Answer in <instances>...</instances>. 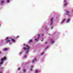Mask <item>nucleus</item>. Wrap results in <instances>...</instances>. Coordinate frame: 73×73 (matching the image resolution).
<instances>
[{
  "label": "nucleus",
  "mask_w": 73,
  "mask_h": 73,
  "mask_svg": "<svg viewBox=\"0 0 73 73\" xmlns=\"http://www.w3.org/2000/svg\"><path fill=\"white\" fill-rule=\"evenodd\" d=\"M7 59V58H6V57L5 56H4L3 58H2L1 59V62H0V67L1 66V65L3 64V63H4V60H5Z\"/></svg>",
  "instance_id": "1"
},
{
  "label": "nucleus",
  "mask_w": 73,
  "mask_h": 73,
  "mask_svg": "<svg viewBox=\"0 0 73 73\" xmlns=\"http://www.w3.org/2000/svg\"><path fill=\"white\" fill-rule=\"evenodd\" d=\"M30 48V46H29L28 45H26V48L24 47L23 48V49L24 50H25V49H26L27 50H29V49Z\"/></svg>",
  "instance_id": "2"
},
{
  "label": "nucleus",
  "mask_w": 73,
  "mask_h": 73,
  "mask_svg": "<svg viewBox=\"0 0 73 73\" xmlns=\"http://www.w3.org/2000/svg\"><path fill=\"white\" fill-rule=\"evenodd\" d=\"M38 37L37 38H36V39H35V41H38V39H39V38L40 37L39 34H38Z\"/></svg>",
  "instance_id": "3"
},
{
  "label": "nucleus",
  "mask_w": 73,
  "mask_h": 73,
  "mask_svg": "<svg viewBox=\"0 0 73 73\" xmlns=\"http://www.w3.org/2000/svg\"><path fill=\"white\" fill-rule=\"evenodd\" d=\"M53 18H51L50 21L51 22V25H52V23H53Z\"/></svg>",
  "instance_id": "4"
},
{
  "label": "nucleus",
  "mask_w": 73,
  "mask_h": 73,
  "mask_svg": "<svg viewBox=\"0 0 73 73\" xmlns=\"http://www.w3.org/2000/svg\"><path fill=\"white\" fill-rule=\"evenodd\" d=\"M66 12L67 13V14L68 15V16H70V15H69V12L68 11H66Z\"/></svg>",
  "instance_id": "5"
},
{
  "label": "nucleus",
  "mask_w": 73,
  "mask_h": 73,
  "mask_svg": "<svg viewBox=\"0 0 73 73\" xmlns=\"http://www.w3.org/2000/svg\"><path fill=\"white\" fill-rule=\"evenodd\" d=\"M65 20H66V19H64V20L61 22V24H62L63 22H64L65 21Z\"/></svg>",
  "instance_id": "6"
},
{
  "label": "nucleus",
  "mask_w": 73,
  "mask_h": 73,
  "mask_svg": "<svg viewBox=\"0 0 73 73\" xmlns=\"http://www.w3.org/2000/svg\"><path fill=\"white\" fill-rule=\"evenodd\" d=\"M23 73H27V72H26V70H25V69H23Z\"/></svg>",
  "instance_id": "7"
},
{
  "label": "nucleus",
  "mask_w": 73,
  "mask_h": 73,
  "mask_svg": "<svg viewBox=\"0 0 73 73\" xmlns=\"http://www.w3.org/2000/svg\"><path fill=\"white\" fill-rule=\"evenodd\" d=\"M4 50L5 51L6 50H8V48H4Z\"/></svg>",
  "instance_id": "8"
},
{
  "label": "nucleus",
  "mask_w": 73,
  "mask_h": 73,
  "mask_svg": "<svg viewBox=\"0 0 73 73\" xmlns=\"http://www.w3.org/2000/svg\"><path fill=\"white\" fill-rule=\"evenodd\" d=\"M11 41L13 42H15V40L14 39H11Z\"/></svg>",
  "instance_id": "9"
},
{
  "label": "nucleus",
  "mask_w": 73,
  "mask_h": 73,
  "mask_svg": "<svg viewBox=\"0 0 73 73\" xmlns=\"http://www.w3.org/2000/svg\"><path fill=\"white\" fill-rule=\"evenodd\" d=\"M33 66H31V68H30L31 70H32V68H33Z\"/></svg>",
  "instance_id": "10"
},
{
  "label": "nucleus",
  "mask_w": 73,
  "mask_h": 73,
  "mask_svg": "<svg viewBox=\"0 0 73 73\" xmlns=\"http://www.w3.org/2000/svg\"><path fill=\"white\" fill-rule=\"evenodd\" d=\"M4 3V1L2 0L1 1V4H3Z\"/></svg>",
  "instance_id": "11"
},
{
  "label": "nucleus",
  "mask_w": 73,
  "mask_h": 73,
  "mask_svg": "<svg viewBox=\"0 0 73 73\" xmlns=\"http://www.w3.org/2000/svg\"><path fill=\"white\" fill-rule=\"evenodd\" d=\"M29 42H30V43H31V42H32V40L30 39V40H29Z\"/></svg>",
  "instance_id": "12"
},
{
  "label": "nucleus",
  "mask_w": 73,
  "mask_h": 73,
  "mask_svg": "<svg viewBox=\"0 0 73 73\" xmlns=\"http://www.w3.org/2000/svg\"><path fill=\"white\" fill-rule=\"evenodd\" d=\"M29 50H27V52H25V54H27V53H29Z\"/></svg>",
  "instance_id": "13"
},
{
  "label": "nucleus",
  "mask_w": 73,
  "mask_h": 73,
  "mask_svg": "<svg viewBox=\"0 0 73 73\" xmlns=\"http://www.w3.org/2000/svg\"><path fill=\"white\" fill-rule=\"evenodd\" d=\"M10 41V40H7L6 41V43L7 42H8Z\"/></svg>",
  "instance_id": "14"
},
{
  "label": "nucleus",
  "mask_w": 73,
  "mask_h": 73,
  "mask_svg": "<svg viewBox=\"0 0 73 73\" xmlns=\"http://www.w3.org/2000/svg\"><path fill=\"white\" fill-rule=\"evenodd\" d=\"M44 54V52H42L41 53V55H43V54Z\"/></svg>",
  "instance_id": "15"
},
{
  "label": "nucleus",
  "mask_w": 73,
  "mask_h": 73,
  "mask_svg": "<svg viewBox=\"0 0 73 73\" xmlns=\"http://www.w3.org/2000/svg\"><path fill=\"white\" fill-rule=\"evenodd\" d=\"M35 73H38V70H36V72H35Z\"/></svg>",
  "instance_id": "16"
},
{
  "label": "nucleus",
  "mask_w": 73,
  "mask_h": 73,
  "mask_svg": "<svg viewBox=\"0 0 73 73\" xmlns=\"http://www.w3.org/2000/svg\"><path fill=\"white\" fill-rule=\"evenodd\" d=\"M69 21H70V19H68V20L67 21V22L68 23V22H69Z\"/></svg>",
  "instance_id": "17"
},
{
  "label": "nucleus",
  "mask_w": 73,
  "mask_h": 73,
  "mask_svg": "<svg viewBox=\"0 0 73 73\" xmlns=\"http://www.w3.org/2000/svg\"><path fill=\"white\" fill-rule=\"evenodd\" d=\"M67 4H68V3H65L64 4V6H65L66 5H67Z\"/></svg>",
  "instance_id": "18"
},
{
  "label": "nucleus",
  "mask_w": 73,
  "mask_h": 73,
  "mask_svg": "<svg viewBox=\"0 0 73 73\" xmlns=\"http://www.w3.org/2000/svg\"><path fill=\"white\" fill-rule=\"evenodd\" d=\"M54 42V41H52L51 43L52 44H53V42Z\"/></svg>",
  "instance_id": "19"
},
{
  "label": "nucleus",
  "mask_w": 73,
  "mask_h": 73,
  "mask_svg": "<svg viewBox=\"0 0 73 73\" xmlns=\"http://www.w3.org/2000/svg\"><path fill=\"white\" fill-rule=\"evenodd\" d=\"M34 60H35V61H37V60H36V58H35L34 59Z\"/></svg>",
  "instance_id": "20"
},
{
  "label": "nucleus",
  "mask_w": 73,
  "mask_h": 73,
  "mask_svg": "<svg viewBox=\"0 0 73 73\" xmlns=\"http://www.w3.org/2000/svg\"><path fill=\"white\" fill-rule=\"evenodd\" d=\"M48 42H45V44H48Z\"/></svg>",
  "instance_id": "21"
},
{
  "label": "nucleus",
  "mask_w": 73,
  "mask_h": 73,
  "mask_svg": "<svg viewBox=\"0 0 73 73\" xmlns=\"http://www.w3.org/2000/svg\"><path fill=\"white\" fill-rule=\"evenodd\" d=\"M7 2L8 3H9V0H7Z\"/></svg>",
  "instance_id": "22"
},
{
  "label": "nucleus",
  "mask_w": 73,
  "mask_h": 73,
  "mask_svg": "<svg viewBox=\"0 0 73 73\" xmlns=\"http://www.w3.org/2000/svg\"><path fill=\"white\" fill-rule=\"evenodd\" d=\"M8 38H9L8 37H7V38H6V39H7V40H8Z\"/></svg>",
  "instance_id": "23"
},
{
  "label": "nucleus",
  "mask_w": 73,
  "mask_h": 73,
  "mask_svg": "<svg viewBox=\"0 0 73 73\" xmlns=\"http://www.w3.org/2000/svg\"><path fill=\"white\" fill-rule=\"evenodd\" d=\"M27 57V56L26 55H25L24 56V57L25 58Z\"/></svg>",
  "instance_id": "24"
},
{
  "label": "nucleus",
  "mask_w": 73,
  "mask_h": 73,
  "mask_svg": "<svg viewBox=\"0 0 73 73\" xmlns=\"http://www.w3.org/2000/svg\"><path fill=\"white\" fill-rule=\"evenodd\" d=\"M0 69H1V70L3 69V68H0Z\"/></svg>",
  "instance_id": "25"
},
{
  "label": "nucleus",
  "mask_w": 73,
  "mask_h": 73,
  "mask_svg": "<svg viewBox=\"0 0 73 73\" xmlns=\"http://www.w3.org/2000/svg\"><path fill=\"white\" fill-rule=\"evenodd\" d=\"M64 2H66L67 1L66 0H64Z\"/></svg>",
  "instance_id": "26"
},
{
  "label": "nucleus",
  "mask_w": 73,
  "mask_h": 73,
  "mask_svg": "<svg viewBox=\"0 0 73 73\" xmlns=\"http://www.w3.org/2000/svg\"><path fill=\"white\" fill-rule=\"evenodd\" d=\"M41 41H43V38H42V40H41Z\"/></svg>",
  "instance_id": "27"
},
{
  "label": "nucleus",
  "mask_w": 73,
  "mask_h": 73,
  "mask_svg": "<svg viewBox=\"0 0 73 73\" xmlns=\"http://www.w3.org/2000/svg\"><path fill=\"white\" fill-rule=\"evenodd\" d=\"M34 62H35V60H33V63H34Z\"/></svg>",
  "instance_id": "28"
},
{
  "label": "nucleus",
  "mask_w": 73,
  "mask_h": 73,
  "mask_svg": "<svg viewBox=\"0 0 73 73\" xmlns=\"http://www.w3.org/2000/svg\"><path fill=\"white\" fill-rule=\"evenodd\" d=\"M19 36H17V38H19Z\"/></svg>",
  "instance_id": "29"
},
{
  "label": "nucleus",
  "mask_w": 73,
  "mask_h": 73,
  "mask_svg": "<svg viewBox=\"0 0 73 73\" xmlns=\"http://www.w3.org/2000/svg\"><path fill=\"white\" fill-rule=\"evenodd\" d=\"M18 70H20V68H18Z\"/></svg>",
  "instance_id": "30"
},
{
  "label": "nucleus",
  "mask_w": 73,
  "mask_h": 73,
  "mask_svg": "<svg viewBox=\"0 0 73 73\" xmlns=\"http://www.w3.org/2000/svg\"><path fill=\"white\" fill-rule=\"evenodd\" d=\"M48 48V46H47V47H46V49H47V48Z\"/></svg>",
  "instance_id": "31"
},
{
  "label": "nucleus",
  "mask_w": 73,
  "mask_h": 73,
  "mask_svg": "<svg viewBox=\"0 0 73 73\" xmlns=\"http://www.w3.org/2000/svg\"><path fill=\"white\" fill-rule=\"evenodd\" d=\"M23 45H25V44H24Z\"/></svg>",
  "instance_id": "32"
},
{
  "label": "nucleus",
  "mask_w": 73,
  "mask_h": 73,
  "mask_svg": "<svg viewBox=\"0 0 73 73\" xmlns=\"http://www.w3.org/2000/svg\"><path fill=\"white\" fill-rule=\"evenodd\" d=\"M1 52H0V54H1Z\"/></svg>",
  "instance_id": "33"
},
{
  "label": "nucleus",
  "mask_w": 73,
  "mask_h": 73,
  "mask_svg": "<svg viewBox=\"0 0 73 73\" xmlns=\"http://www.w3.org/2000/svg\"><path fill=\"white\" fill-rule=\"evenodd\" d=\"M21 52L20 53V54H21Z\"/></svg>",
  "instance_id": "34"
},
{
  "label": "nucleus",
  "mask_w": 73,
  "mask_h": 73,
  "mask_svg": "<svg viewBox=\"0 0 73 73\" xmlns=\"http://www.w3.org/2000/svg\"><path fill=\"white\" fill-rule=\"evenodd\" d=\"M0 73H2V72H0Z\"/></svg>",
  "instance_id": "35"
},
{
  "label": "nucleus",
  "mask_w": 73,
  "mask_h": 73,
  "mask_svg": "<svg viewBox=\"0 0 73 73\" xmlns=\"http://www.w3.org/2000/svg\"><path fill=\"white\" fill-rule=\"evenodd\" d=\"M52 27H51V29H52Z\"/></svg>",
  "instance_id": "36"
},
{
  "label": "nucleus",
  "mask_w": 73,
  "mask_h": 73,
  "mask_svg": "<svg viewBox=\"0 0 73 73\" xmlns=\"http://www.w3.org/2000/svg\"><path fill=\"white\" fill-rule=\"evenodd\" d=\"M72 11H73V10H72Z\"/></svg>",
  "instance_id": "37"
}]
</instances>
